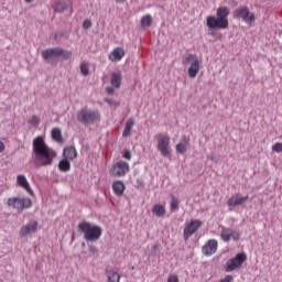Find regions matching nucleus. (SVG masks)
<instances>
[{"mask_svg": "<svg viewBox=\"0 0 282 282\" xmlns=\"http://www.w3.org/2000/svg\"><path fill=\"white\" fill-rule=\"evenodd\" d=\"M32 158L37 169H41V166H52L54 160H56V151L47 147L43 135H39L33 140Z\"/></svg>", "mask_w": 282, "mask_h": 282, "instance_id": "1", "label": "nucleus"}, {"mask_svg": "<svg viewBox=\"0 0 282 282\" xmlns=\"http://www.w3.org/2000/svg\"><path fill=\"white\" fill-rule=\"evenodd\" d=\"M229 15L230 9L228 7H220L216 10V17H207L206 25L209 30H227L228 25H230V22H228Z\"/></svg>", "mask_w": 282, "mask_h": 282, "instance_id": "2", "label": "nucleus"}, {"mask_svg": "<svg viewBox=\"0 0 282 282\" xmlns=\"http://www.w3.org/2000/svg\"><path fill=\"white\" fill-rule=\"evenodd\" d=\"M78 232L84 235L85 241H98L102 237V227L94 225L89 221H82L77 226Z\"/></svg>", "mask_w": 282, "mask_h": 282, "instance_id": "3", "label": "nucleus"}, {"mask_svg": "<svg viewBox=\"0 0 282 282\" xmlns=\"http://www.w3.org/2000/svg\"><path fill=\"white\" fill-rule=\"evenodd\" d=\"M77 120L86 127L96 124V122H100V111L84 107L77 112Z\"/></svg>", "mask_w": 282, "mask_h": 282, "instance_id": "4", "label": "nucleus"}, {"mask_svg": "<svg viewBox=\"0 0 282 282\" xmlns=\"http://www.w3.org/2000/svg\"><path fill=\"white\" fill-rule=\"evenodd\" d=\"M156 149L163 158H170L172 153L171 149V137L164 133H158L155 135Z\"/></svg>", "mask_w": 282, "mask_h": 282, "instance_id": "5", "label": "nucleus"}, {"mask_svg": "<svg viewBox=\"0 0 282 282\" xmlns=\"http://www.w3.org/2000/svg\"><path fill=\"white\" fill-rule=\"evenodd\" d=\"M10 208H14L15 210H28V208H32V198L30 197H11L7 202Z\"/></svg>", "mask_w": 282, "mask_h": 282, "instance_id": "6", "label": "nucleus"}, {"mask_svg": "<svg viewBox=\"0 0 282 282\" xmlns=\"http://www.w3.org/2000/svg\"><path fill=\"white\" fill-rule=\"evenodd\" d=\"M56 56H62L67 61V58H72V51H66L61 47L46 48L42 51V58L44 61H50V58H54Z\"/></svg>", "mask_w": 282, "mask_h": 282, "instance_id": "7", "label": "nucleus"}, {"mask_svg": "<svg viewBox=\"0 0 282 282\" xmlns=\"http://www.w3.org/2000/svg\"><path fill=\"white\" fill-rule=\"evenodd\" d=\"M234 19H241L248 25H252L256 21L254 13H250V9L248 7H239L234 12Z\"/></svg>", "mask_w": 282, "mask_h": 282, "instance_id": "8", "label": "nucleus"}, {"mask_svg": "<svg viewBox=\"0 0 282 282\" xmlns=\"http://www.w3.org/2000/svg\"><path fill=\"white\" fill-rule=\"evenodd\" d=\"M247 259L248 257L245 252L238 253L235 258L227 261L226 272H235V270H239V268L246 263Z\"/></svg>", "mask_w": 282, "mask_h": 282, "instance_id": "9", "label": "nucleus"}, {"mask_svg": "<svg viewBox=\"0 0 282 282\" xmlns=\"http://www.w3.org/2000/svg\"><path fill=\"white\" fill-rule=\"evenodd\" d=\"M220 238L226 243H228L231 239L234 241H239V239H241V234L232 228L223 227L220 231Z\"/></svg>", "mask_w": 282, "mask_h": 282, "instance_id": "10", "label": "nucleus"}, {"mask_svg": "<svg viewBox=\"0 0 282 282\" xmlns=\"http://www.w3.org/2000/svg\"><path fill=\"white\" fill-rule=\"evenodd\" d=\"M129 173V163L124 161L117 162L110 170V174L113 175V177H124Z\"/></svg>", "mask_w": 282, "mask_h": 282, "instance_id": "11", "label": "nucleus"}, {"mask_svg": "<svg viewBox=\"0 0 282 282\" xmlns=\"http://www.w3.org/2000/svg\"><path fill=\"white\" fill-rule=\"evenodd\" d=\"M36 230H39V221L31 220L30 223L21 227L19 235L23 239L28 237V235H34Z\"/></svg>", "mask_w": 282, "mask_h": 282, "instance_id": "12", "label": "nucleus"}, {"mask_svg": "<svg viewBox=\"0 0 282 282\" xmlns=\"http://www.w3.org/2000/svg\"><path fill=\"white\" fill-rule=\"evenodd\" d=\"M200 226L202 223L199 220H192L189 224H187L184 228L185 241H188V238L192 237V235H195V232L199 230Z\"/></svg>", "mask_w": 282, "mask_h": 282, "instance_id": "13", "label": "nucleus"}, {"mask_svg": "<svg viewBox=\"0 0 282 282\" xmlns=\"http://www.w3.org/2000/svg\"><path fill=\"white\" fill-rule=\"evenodd\" d=\"M218 242L215 239H210L206 242V245L203 247L202 252L205 257H210L217 252Z\"/></svg>", "mask_w": 282, "mask_h": 282, "instance_id": "14", "label": "nucleus"}, {"mask_svg": "<svg viewBox=\"0 0 282 282\" xmlns=\"http://www.w3.org/2000/svg\"><path fill=\"white\" fill-rule=\"evenodd\" d=\"M249 196H241V194L237 193L234 194L227 202V206H241L242 204H246V202H248Z\"/></svg>", "mask_w": 282, "mask_h": 282, "instance_id": "15", "label": "nucleus"}, {"mask_svg": "<svg viewBox=\"0 0 282 282\" xmlns=\"http://www.w3.org/2000/svg\"><path fill=\"white\" fill-rule=\"evenodd\" d=\"M72 8V0H56L53 4L54 12L63 13Z\"/></svg>", "mask_w": 282, "mask_h": 282, "instance_id": "16", "label": "nucleus"}, {"mask_svg": "<svg viewBox=\"0 0 282 282\" xmlns=\"http://www.w3.org/2000/svg\"><path fill=\"white\" fill-rule=\"evenodd\" d=\"M17 183H18V186H21L22 188H24V191L29 192V195H34V191H32V187H30V183L28 182V178L25 177V175L23 174L18 175Z\"/></svg>", "mask_w": 282, "mask_h": 282, "instance_id": "17", "label": "nucleus"}, {"mask_svg": "<svg viewBox=\"0 0 282 282\" xmlns=\"http://www.w3.org/2000/svg\"><path fill=\"white\" fill-rule=\"evenodd\" d=\"M64 159L74 162V160H76V158H78V152L76 151V147L70 145L68 148L64 149L63 152Z\"/></svg>", "mask_w": 282, "mask_h": 282, "instance_id": "18", "label": "nucleus"}, {"mask_svg": "<svg viewBox=\"0 0 282 282\" xmlns=\"http://www.w3.org/2000/svg\"><path fill=\"white\" fill-rule=\"evenodd\" d=\"M109 58L116 63L118 61H122L124 58V50L122 47L115 48L110 54Z\"/></svg>", "mask_w": 282, "mask_h": 282, "instance_id": "19", "label": "nucleus"}, {"mask_svg": "<svg viewBox=\"0 0 282 282\" xmlns=\"http://www.w3.org/2000/svg\"><path fill=\"white\" fill-rule=\"evenodd\" d=\"M187 74L189 78H197V74H199V61H194L191 64Z\"/></svg>", "mask_w": 282, "mask_h": 282, "instance_id": "20", "label": "nucleus"}, {"mask_svg": "<svg viewBox=\"0 0 282 282\" xmlns=\"http://www.w3.org/2000/svg\"><path fill=\"white\" fill-rule=\"evenodd\" d=\"M110 83L115 89H120V85H122V75L120 73H112Z\"/></svg>", "mask_w": 282, "mask_h": 282, "instance_id": "21", "label": "nucleus"}, {"mask_svg": "<svg viewBox=\"0 0 282 282\" xmlns=\"http://www.w3.org/2000/svg\"><path fill=\"white\" fill-rule=\"evenodd\" d=\"M70 161L68 159H63L59 161L58 163V170L62 173H68V171H72V163H69Z\"/></svg>", "mask_w": 282, "mask_h": 282, "instance_id": "22", "label": "nucleus"}, {"mask_svg": "<svg viewBox=\"0 0 282 282\" xmlns=\"http://www.w3.org/2000/svg\"><path fill=\"white\" fill-rule=\"evenodd\" d=\"M135 124V120L133 118L128 119L126 122L124 130L122 132L123 138H129L131 135V129H133V126Z\"/></svg>", "mask_w": 282, "mask_h": 282, "instance_id": "23", "label": "nucleus"}, {"mask_svg": "<svg viewBox=\"0 0 282 282\" xmlns=\"http://www.w3.org/2000/svg\"><path fill=\"white\" fill-rule=\"evenodd\" d=\"M106 275L108 282H120V273H118V271L107 270Z\"/></svg>", "mask_w": 282, "mask_h": 282, "instance_id": "24", "label": "nucleus"}, {"mask_svg": "<svg viewBox=\"0 0 282 282\" xmlns=\"http://www.w3.org/2000/svg\"><path fill=\"white\" fill-rule=\"evenodd\" d=\"M112 189L116 195L120 196L124 193V183L122 181H117L112 184Z\"/></svg>", "mask_w": 282, "mask_h": 282, "instance_id": "25", "label": "nucleus"}, {"mask_svg": "<svg viewBox=\"0 0 282 282\" xmlns=\"http://www.w3.org/2000/svg\"><path fill=\"white\" fill-rule=\"evenodd\" d=\"M51 135L55 142L63 143V133L61 132V128H53Z\"/></svg>", "mask_w": 282, "mask_h": 282, "instance_id": "26", "label": "nucleus"}, {"mask_svg": "<svg viewBox=\"0 0 282 282\" xmlns=\"http://www.w3.org/2000/svg\"><path fill=\"white\" fill-rule=\"evenodd\" d=\"M152 213L155 217H164V215H166V209L162 205H154Z\"/></svg>", "mask_w": 282, "mask_h": 282, "instance_id": "27", "label": "nucleus"}, {"mask_svg": "<svg viewBox=\"0 0 282 282\" xmlns=\"http://www.w3.org/2000/svg\"><path fill=\"white\" fill-rule=\"evenodd\" d=\"M153 23V18L151 14H147L141 19V28H151V24Z\"/></svg>", "mask_w": 282, "mask_h": 282, "instance_id": "28", "label": "nucleus"}, {"mask_svg": "<svg viewBox=\"0 0 282 282\" xmlns=\"http://www.w3.org/2000/svg\"><path fill=\"white\" fill-rule=\"evenodd\" d=\"M195 61H199L197 59V56L193 55V54H188L184 59H183V65H188L189 63H195Z\"/></svg>", "mask_w": 282, "mask_h": 282, "instance_id": "29", "label": "nucleus"}, {"mask_svg": "<svg viewBox=\"0 0 282 282\" xmlns=\"http://www.w3.org/2000/svg\"><path fill=\"white\" fill-rule=\"evenodd\" d=\"M29 124H32L33 127H39V124H41V118H39V116L36 115H33L29 120Z\"/></svg>", "mask_w": 282, "mask_h": 282, "instance_id": "30", "label": "nucleus"}, {"mask_svg": "<svg viewBox=\"0 0 282 282\" xmlns=\"http://www.w3.org/2000/svg\"><path fill=\"white\" fill-rule=\"evenodd\" d=\"M180 144L188 148V144H191V138L186 137V134H183Z\"/></svg>", "mask_w": 282, "mask_h": 282, "instance_id": "31", "label": "nucleus"}, {"mask_svg": "<svg viewBox=\"0 0 282 282\" xmlns=\"http://www.w3.org/2000/svg\"><path fill=\"white\" fill-rule=\"evenodd\" d=\"M187 149L188 148L182 143L176 144V151H177V153H181L182 155H183V153H186Z\"/></svg>", "mask_w": 282, "mask_h": 282, "instance_id": "32", "label": "nucleus"}, {"mask_svg": "<svg viewBox=\"0 0 282 282\" xmlns=\"http://www.w3.org/2000/svg\"><path fill=\"white\" fill-rule=\"evenodd\" d=\"M171 208L172 210H177V208H180V199L173 197L171 200Z\"/></svg>", "mask_w": 282, "mask_h": 282, "instance_id": "33", "label": "nucleus"}, {"mask_svg": "<svg viewBox=\"0 0 282 282\" xmlns=\"http://www.w3.org/2000/svg\"><path fill=\"white\" fill-rule=\"evenodd\" d=\"M80 72L84 76H89V65L82 64L80 65Z\"/></svg>", "mask_w": 282, "mask_h": 282, "instance_id": "34", "label": "nucleus"}, {"mask_svg": "<svg viewBox=\"0 0 282 282\" xmlns=\"http://www.w3.org/2000/svg\"><path fill=\"white\" fill-rule=\"evenodd\" d=\"M207 160H210V162H214L215 164H217V162H219V155L213 152L212 154L207 155Z\"/></svg>", "mask_w": 282, "mask_h": 282, "instance_id": "35", "label": "nucleus"}, {"mask_svg": "<svg viewBox=\"0 0 282 282\" xmlns=\"http://www.w3.org/2000/svg\"><path fill=\"white\" fill-rule=\"evenodd\" d=\"M272 151H274L275 153H282V143L278 142V143L273 144Z\"/></svg>", "mask_w": 282, "mask_h": 282, "instance_id": "36", "label": "nucleus"}, {"mask_svg": "<svg viewBox=\"0 0 282 282\" xmlns=\"http://www.w3.org/2000/svg\"><path fill=\"white\" fill-rule=\"evenodd\" d=\"M167 282H180V278L175 274L169 275Z\"/></svg>", "mask_w": 282, "mask_h": 282, "instance_id": "37", "label": "nucleus"}, {"mask_svg": "<svg viewBox=\"0 0 282 282\" xmlns=\"http://www.w3.org/2000/svg\"><path fill=\"white\" fill-rule=\"evenodd\" d=\"M83 28L84 30H89V28H91V20H85L83 22Z\"/></svg>", "mask_w": 282, "mask_h": 282, "instance_id": "38", "label": "nucleus"}, {"mask_svg": "<svg viewBox=\"0 0 282 282\" xmlns=\"http://www.w3.org/2000/svg\"><path fill=\"white\" fill-rule=\"evenodd\" d=\"M106 91L109 96H113V94L116 93V89H113V87H107Z\"/></svg>", "mask_w": 282, "mask_h": 282, "instance_id": "39", "label": "nucleus"}, {"mask_svg": "<svg viewBox=\"0 0 282 282\" xmlns=\"http://www.w3.org/2000/svg\"><path fill=\"white\" fill-rule=\"evenodd\" d=\"M123 158H124L126 160H131V151L126 150V151L123 152Z\"/></svg>", "mask_w": 282, "mask_h": 282, "instance_id": "40", "label": "nucleus"}, {"mask_svg": "<svg viewBox=\"0 0 282 282\" xmlns=\"http://www.w3.org/2000/svg\"><path fill=\"white\" fill-rule=\"evenodd\" d=\"M219 282H232V275H226L224 279L219 280Z\"/></svg>", "mask_w": 282, "mask_h": 282, "instance_id": "41", "label": "nucleus"}, {"mask_svg": "<svg viewBox=\"0 0 282 282\" xmlns=\"http://www.w3.org/2000/svg\"><path fill=\"white\" fill-rule=\"evenodd\" d=\"M89 252H91L93 254H96V252H98V249L96 248V246H90Z\"/></svg>", "mask_w": 282, "mask_h": 282, "instance_id": "42", "label": "nucleus"}, {"mask_svg": "<svg viewBox=\"0 0 282 282\" xmlns=\"http://www.w3.org/2000/svg\"><path fill=\"white\" fill-rule=\"evenodd\" d=\"M6 151V145L0 141V153H3Z\"/></svg>", "mask_w": 282, "mask_h": 282, "instance_id": "43", "label": "nucleus"}, {"mask_svg": "<svg viewBox=\"0 0 282 282\" xmlns=\"http://www.w3.org/2000/svg\"><path fill=\"white\" fill-rule=\"evenodd\" d=\"M61 36H63V33H56V34H55V39H58V37H61Z\"/></svg>", "mask_w": 282, "mask_h": 282, "instance_id": "44", "label": "nucleus"}, {"mask_svg": "<svg viewBox=\"0 0 282 282\" xmlns=\"http://www.w3.org/2000/svg\"><path fill=\"white\" fill-rule=\"evenodd\" d=\"M105 102H108V105H111V99H105Z\"/></svg>", "mask_w": 282, "mask_h": 282, "instance_id": "45", "label": "nucleus"}, {"mask_svg": "<svg viewBox=\"0 0 282 282\" xmlns=\"http://www.w3.org/2000/svg\"><path fill=\"white\" fill-rule=\"evenodd\" d=\"M25 1V3H32V1H34V0H24Z\"/></svg>", "mask_w": 282, "mask_h": 282, "instance_id": "46", "label": "nucleus"}, {"mask_svg": "<svg viewBox=\"0 0 282 282\" xmlns=\"http://www.w3.org/2000/svg\"><path fill=\"white\" fill-rule=\"evenodd\" d=\"M0 282H1V279H0Z\"/></svg>", "mask_w": 282, "mask_h": 282, "instance_id": "47", "label": "nucleus"}]
</instances>
